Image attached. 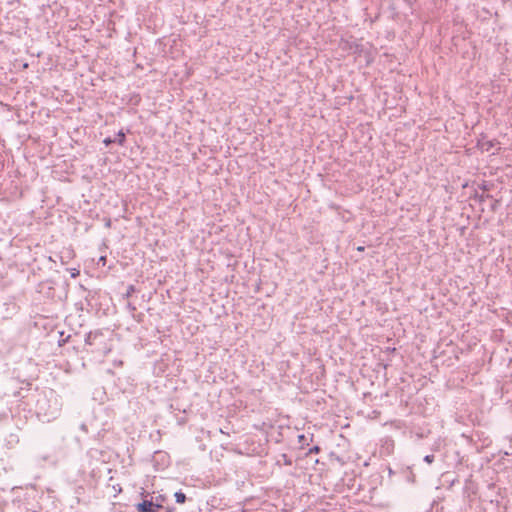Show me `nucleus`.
Returning <instances> with one entry per match:
<instances>
[{
    "label": "nucleus",
    "instance_id": "obj_1",
    "mask_svg": "<svg viewBox=\"0 0 512 512\" xmlns=\"http://www.w3.org/2000/svg\"><path fill=\"white\" fill-rule=\"evenodd\" d=\"M153 506H154L153 502L144 500L143 502L137 504V510L139 512H155L153 510Z\"/></svg>",
    "mask_w": 512,
    "mask_h": 512
},
{
    "label": "nucleus",
    "instance_id": "obj_2",
    "mask_svg": "<svg viewBox=\"0 0 512 512\" xmlns=\"http://www.w3.org/2000/svg\"><path fill=\"white\" fill-rule=\"evenodd\" d=\"M174 496H175L176 502L179 504H183L186 501V496L181 491L176 492Z\"/></svg>",
    "mask_w": 512,
    "mask_h": 512
},
{
    "label": "nucleus",
    "instance_id": "obj_3",
    "mask_svg": "<svg viewBox=\"0 0 512 512\" xmlns=\"http://www.w3.org/2000/svg\"><path fill=\"white\" fill-rule=\"evenodd\" d=\"M117 136H118V143H119V145H121V146L124 145V143H125V133L122 130H120L118 132Z\"/></svg>",
    "mask_w": 512,
    "mask_h": 512
},
{
    "label": "nucleus",
    "instance_id": "obj_4",
    "mask_svg": "<svg viewBox=\"0 0 512 512\" xmlns=\"http://www.w3.org/2000/svg\"><path fill=\"white\" fill-rule=\"evenodd\" d=\"M424 461L427 462L428 464H431L434 461V456L433 455H426L424 457Z\"/></svg>",
    "mask_w": 512,
    "mask_h": 512
},
{
    "label": "nucleus",
    "instance_id": "obj_5",
    "mask_svg": "<svg viewBox=\"0 0 512 512\" xmlns=\"http://www.w3.org/2000/svg\"><path fill=\"white\" fill-rule=\"evenodd\" d=\"M112 142H113V140L111 138H105L104 141H103V143L106 146H109Z\"/></svg>",
    "mask_w": 512,
    "mask_h": 512
},
{
    "label": "nucleus",
    "instance_id": "obj_6",
    "mask_svg": "<svg viewBox=\"0 0 512 512\" xmlns=\"http://www.w3.org/2000/svg\"><path fill=\"white\" fill-rule=\"evenodd\" d=\"M364 249H365V248H364L363 246H358V247H357V251H359V252H363V251H364Z\"/></svg>",
    "mask_w": 512,
    "mask_h": 512
},
{
    "label": "nucleus",
    "instance_id": "obj_7",
    "mask_svg": "<svg viewBox=\"0 0 512 512\" xmlns=\"http://www.w3.org/2000/svg\"><path fill=\"white\" fill-rule=\"evenodd\" d=\"M100 261H102L103 263H105V261H106V257L102 256V257L100 258Z\"/></svg>",
    "mask_w": 512,
    "mask_h": 512
}]
</instances>
